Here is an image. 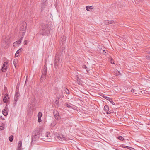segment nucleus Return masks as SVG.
<instances>
[{
	"instance_id": "f257e3e1",
	"label": "nucleus",
	"mask_w": 150,
	"mask_h": 150,
	"mask_svg": "<svg viewBox=\"0 0 150 150\" xmlns=\"http://www.w3.org/2000/svg\"><path fill=\"white\" fill-rule=\"evenodd\" d=\"M51 29L49 25L42 24L40 25L39 33L42 36L49 35H50Z\"/></svg>"
},
{
	"instance_id": "f03ea898",
	"label": "nucleus",
	"mask_w": 150,
	"mask_h": 150,
	"mask_svg": "<svg viewBox=\"0 0 150 150\" xmlns=\"http://www.w3.org/2000/svg\"><path fill=\"white\" fill-rule=\"evenodd\" d=\"M26 28L27 26L26 23L25 22H23L21 24V35H22V37L18 40L20 41V42H21V41L22 40L23 36L25 34Z\"/></svg>"
},
{
	"instance_id": "7ed1b4c3",
	"label": "nucleus",
	"mask_w": 150,
	"mask_h": 150,
	"mask_svg": "<svg viewBox=\"0 0 150 150\" xmlns=\"http://www.w3.org/2000/svg\"><path fill=\"white\" fill-rule=\"evenodd\" d=\"M10 37L8 36L3 37L2 45L4 48H7L8 47L10 42Z\"/></svg>"
},
{
	"instance_id": "20e7f679",
	"label": "nucleus",
	"mask_w": 150,
	"mask_h": 150,
	"mask_svg": "<svg viewBox=\"0 0 150 150\" xmlns=\"http://www.w3.org/2000/svg\"><path fill=\"white\" fill-rule=\"evenodd\" d=\"M40 133L39 130H36L33 131V137L32 140L33 141H35L36 139H38L40 138Z\"/></svg>"
},
{
	"instance_id": "39448f33",
	"label": "nucleus",
	"mask_w": 150,
	"mask_h": 150,
	"mask_svg": "<svg viewBox=\"0 0 150 150\" xmlns=\"http://www.w3.org/2000/svg\"><path fill=\"white\" fill-rule=\"evenodd\" d=\"M47 72V67L45 66H44L42 75L41 77V80H43L46 78Z\"/></svg>"
},
{
	"instance_id": "423d86ee",
	"label": "nucleus",
	"mask_w": 150,
	"mask_h": 150,
	"mask_svg": "<svg viewBox=\"0 0 150 150\" xmlns=\"http://www.w3.org/2000/svg\"><path fill=\"white\" fill-rule=\"evenodd\" d=\"M98 50L101 53L105 54L106 53L105 50V48L102 45H99L98 47Z\"/></svg>"
},
{
	"instance_id": "0eeeda50",
	"label": "nucleus",
	"mask_w": 150,
	"mask_h": 150,
	"mask_svg": "<svg viewBox=\"0 0 150 150\" xmlns=\"http://www.w3.org/2000/svg\"><path fill=\"white\" fill-rule=\"evenodd\" d=\"M53 113L56 120H58L60 119L61 117L59 114L57 110H54Z\"/></svg>"
},
{
	"instance_id": "6e6552de",
	"label": "nucleus",
	"mask_w": 150,
	"mask_h": 150,
	"mask_svg": "<svg viewBox=\"0 0 150 150\" xmlns=\"http://www.w3.org/2000/svg\"><path fill=\"white\" fill-rule=\"evenodd\" d=\"M20 96V94L19 93V92H16V93L15 97H14V104H16L17 101H18V98Z\"/></svg>"
},
{
	"instance_id": "1a4fd4ad",
	"label": "nucleus",
	"mask_w": 150,
	"mask_h": 150,
	"mask_svg": "<svg viewBox=\"0 0 150 150\" xmlns=\"http://www.w3.org/2000/svg\"><path fill=\"white\" fill-rule=\"evenodd\" d=\"M60 58L58 55L56 54L55 56V59L54 60V64L55 66L58 65L59 63L60 62Z\"/></svg>"
},
{
	"instance_id": "9d476101",
	"label": "nucleus",
	"mask_w": 150,
	"mask_h": 150,
	"mask_svg": "<svg viewBox=\"0 0 150 150\" xmlns=\"http://www.w3.org/2000/svg\"><path fill=\"white\" fill-rule=\"evenodd\" d=\"M8 109L7 107H5L4 110L2 111L3 115L4 116H6L8 113Z\"/></svg>"
},
{
	"instance_id": "9b49d317",
	"label": "nucleus",
	"mask_w": 150,
	"mask_h": 150,
	"mask_svg": "<svg viewBox=\"0 0 150 150\" xmlns=\"http://www.w3.org/2000/svg\"><path fill=\"white\" fill-rule=\"evenodd\" d=\"M50 133L48 132H46L45 135L43 137V138H42V139H50Z\"/></svg>"
},
{
	"instance_id": "f8f14e48",
	"label": "nucleus",
	"mask_w": 150,
	"mask_h": 150,
	"mask_svg": "<svg viewBox=\"0 0 150 150\" xmlns=\"http://www.w3.org/2000/svg\"><path fill=\"white\" fill-rule=\"evenodd\" d=\"M33 100V102H32V101H31V100H30L29 102V104H30V105H32L30 106V108L32 109H33V108L35 107V105L36 104V102L35 100H34V99Z\"/></svg>"
},
{
	"instance_id": "ddd939ff",
	"label": "nucleus",
	"mask_w": 150,
	"mask_h": 150,
	"mask_svg": "<svg viewBox=\"0 0 150 150\" xmlns=\"http://www.w3.org/2000/svg\"><path fill=\"white\" fill-rule=\"evenodd\" d=\"M47 3H43L41 4V11L43 10L44 8L47 6Z\"/></svg>"
},
{
	"instance_id": "4468645a",
	"label": "nucleus",
	"mask_w": 150,
	"mask_h": 150,
	"mask_svg": "<svg viewBox=\"0 0 150 150\" xmlns=\"http://www.w3.org/2000/svg\"><path fill=\"white\" fill-rule=\"evenodd\" d=\"M8 96V94H5V96H4L3 99V101L4 102L6 103L7 102L8 99L9 98Z\"/></svg>"
},
{
	"instance_id": "2eb2a0df",
	"label": "nucleus",
	"mask_w": 150,
	"mask_h": 150,
	"mask_svg": "<svg viewBox=\"0 0 150 150\" xmlns=\"http://www.w3.org/2000/svg\"><path fill=\"white\" fill-rule=\"evenodd\" d=\"M64 91V93H66L67 94H69V90L65 87H64L62 90V92Z\"/></svg>"
},
{
	"instance_id": "dca6fc26",
	"label": "nucleus",
	"mask_w": 150,
	"mask_h": 150,
	"mask_svg": "<svg viewBox=\"0 0 150 150\" xmlns=\"http://www.w3.org/2000/svg\"><path fill=\"white\" fill-rule=\"evenodd\" d=\"M115 75L117 76H120L121 75V73L117 70H115L114 71Z\"/></svg>"
},
{
	"instance_id": "f3484780",
	"label": "nucleus",
	"mask_w": 150,
	"mask_h": 150,
	"mask_svg": "<svg viewBox=\"0 0 150 150\" xmlns=\"http://www.w3.org/2000/svg\"><path fill=\"white\" fill-rule=\"evenodd\" d=\"M56 122L55 120H54L50 124V127H53L55 126L56 124Z\"/></svg>"
},
{
	"instance_id": "a211bd4d",
	"label": "nucleus",
	"mask_w": 150,
	"mask_h": 150,
	"mask_svg": "<svg viewBox=\"0 0 150 150\" xmlns=\"http://www.w3.org/2000/svg\"><path fill=\"white\" fill-rule=\"evenodd\" d=\"M65 40H66L65 37L64 36H63L61 37L60 38V42H61V41L62 42V44H63L64 43V42Z\"/></svg>"
},
{
	"instance_id": "6ab92c4d",
	"label": "nucleus",
	"mask_w": 150,
	"mask_h": 150,
	"mask_svg": "<svg viewBox=\"0 0 150 150\" xmlns=\"http://www.w3.org/2000/svg\"><path fill=\"white\" fill-rule=\"evenodd\" d=\"M93 8V7L91 6H88L86 7V10L88 11H89L90 9H92Z\"/></svg>"
},
{
	"instance_id": "aec40b11",
	"label": "nucleus",
	"mask_w": 150,
	"mask_h": 150,
	"mask_svg": "<svg viewBox=\"0 0 150 150\" xmlns=\"http://www.w3.org/2000/svg\"><path fill=\"white\" fill-rule=\"evenodd\" d=\"M22 49L21 48H20L16 52L15 54V56L16 57H18V54L19 52L21 51Z\"/></svg>"
},
{
	"instance_id": "412c9836",
	"label": "nucleus",
	"mask_w": 150,
	"mask_h": 150,
	"mask_svg": "<svg viewBox=\"0 0 150 150\" xmlns=\"http://www.w3.org/2000/svg\"><path fill=\"white\" fill-rule=\"evenodd\" d=\"M13 64L16 68V67L17 66V64L18 62V60L17 59H15L13 61Z\"/></svg>"
},
{
	"instance_id": "4be33fe9",
	"label": "nucleus",
	"mask_w": 150,
	"mask_h": 150,
	"mask_svg": "<svg viewBox=\"0 0 150 150\" xmlns=\"http://www.w3.org/2000/svg\"><path fill=\"white\" fill-rule=\"evenodd\" d=\"M21 146L22 142L21 141H19L18 142V148H21Z\"/></svg>"
},
{
	"instance_id": "5701e85b",
	"label": "nucleus",
	"mask_w": 150,
	"mask_h": 150,
	"mask_svg": "<svg viewBox=\"0 0 150 150\" xmlns=\"http://www.w3.org/2000/svg\"><path fill=\"white\" fill-rule=\"evenodd\" d=\"M104 109V110L105 111H108L109 110V107L107 105L105 106Z\"/></svg>"
},
{
	"instance_id": "b1692460",
	"label": "nucleus",
	"mask_w": 150,
	"mask_h": 150,
	"mask_svg": "<svg viewBox=\"0 0 150 150\" xmlns=\"http://www.w3.org/2000/svg\"><path fill=\"white\" fill-rule=\"evenodd\" d=\"M7 67L6 66L2 67V70L3 72H5L6 71Z\"/></svg>"
},
{
	"instance_id": "393cba45",
	"label": "nucleus",
	"mask_w": 150,
	"mask_h": 150,
	"mask_svg": "<svg viewBox=\"0 0 150 150\" xmlns=\"http://www.w3.org/2000/svg\"><path fill=\"white\" fill-rule=\"evenodd\" d=\"M77 83L79 85H81L82 84V83L81 81L80 80V79L78 78L77 79Z\"/></svg>"
},
{
	"instance_id": "a878e982",
	"label": "nucleus",
	"mask_w": 150,
	"mask_h": 150,
	"mask_svg": "<svg viewBox=\"0 0 150 150\" xmlns=\"http://www.w3.org/2000/svg\"><path fill=\"white\" fill-rule=\"evenodd\" d=\"M13 135L10 136L9 137V139L11 142L13 141Z\"/></svg>"
},
{
	"instance_id": "bb28decb",
	"label": "nucleus",
	"mask_w": 150,
	"mask_h": 150,
	"mask_svg": "<svg viewBox=\"0 0 150 150\" xmlns=\"http://www.w3.org/2000/svg\"><path fill=\"white\" fill-rule=\"evenodd\" d=\"M118 139L120 141H123L124 140V138L122 136H119L118 137Z\"/></svg>"
},
{
	"instance_id": "cd10ccee",
	"label": "nucleus",
	"mask_w": 150,
	"mask_h": 150,
	"mask_svg": "<svg viewBox=\"0 0 150 150\" xmlns=\"http://www.w3.org/2000/svg\"><path fill=\"white\" fill-rule=\"evenodd\" d=\"M109 24H115V22L113 20L109 21Z\"/></svg>"
},
{
	"instance_id": "c85d7f7f",
	"label": "nucleus",
	"mask_w": 150,
	"mask_h": 150,
	"mask_svg": "<svg viewBox=\"0 0 150 150\" xmlns=\"http://www.w3.org/2000/svg\"><path fill=\"white\" fill-rule=\"evenodd\" d=\"M109 21L108 20H105L104 21V23L105 25H107L109 24Z\"/></svg>"
},
{
	"instance_id": "c756f323",
	"label": "nucleus",
	"mask_w": 150,
	"mask_h": 150,
	"mask_svg": "<svg viewBox=\"0 0 150 150\" xmlns=\"http://www.w3.org/2000/svg\"><path fill=\"white\" fill-rule=\"evenodd\" d=\"M42 114L41 112H39L38 114V117L41 118Z\"/></svg>"
},
{
	"instance_id": "7c9ffc66",
	"label": "nucleus",
	"mask_w": 150,
	"mask_h": 150,
	"mask_svg": "<svg viewBox=\"0 0 150 150\" xmlns=\"http://www.w3.org/2000/svg\"><path fill=\"white\" fill-rule=\"evenodd\" d=\"M13 46L14 47H17L18 46V44L16 42H15L13 43Z\"/></svg>"
},
{
	"instance_id": "2f4dec72",
	"label": "nucleus",
	"mask_w": 150,
	"mask_h": 150,
	"mask_svg": "<svg viewBox=\"0 0 150 150\" xmlns=\"http://www.w3.org/2000/svg\"><path fill=\"white\" fill-rule=\"evenodd\" d=\"M109 101H110V102L112 104H113V105H115V103L114 102H113V101H112V100L111 99V98H109Z\"/></svg>"
},
{
	"instance_id": "473e14b6",
	"label": "nucleus",
	"mask_w": 150,
	"mask_h": 150,
	"mask_svg": "<svg viewBox=\"0 0 150 150\" xmlns=\"http://www.w3.org/2000/svg\"><path fill=\"white\" fill-rule=\"evenodd\" d=\"M65 105L69 108H71V106L67 103H66L65 104Z\"/></svg>"
},
{
	"instance_id": "72a5a7b5",
	"label": "nucleus",
	"mask_w": 150,
	"mask_h": 150,
	"mask_svg": "<svg viewBox=\"0 0 150 150\" xmlns=\"http://www.w3.org/2000/svg\"><path fill=\"white\" fill-rule=\"evenodd\" d=\"M131 91L132 93H135V94H136V90L134 89H132L131 90Z\"/></svg>"
},
{
	"instance_id": "f704fd0d",
	"label": "nucleus",
	"mask_w": 150,
	"mask_h": 150,
	"mask_svg": "<svg viewBox=\"0 0 150 150\" xmlns=\"http://www.w3.org/2000/svg\"><path fill=\"white\" fill-rule=\"evenodd\" d=\"M122 148H127L128 149H130L129 148H131L130 147H129V146H125V145H122Z\"/></svg>"
},
{
	"instance_id": "c9c22d12",
	"label": "nucleus",
	"mask_w": 150,
	"mask_h": 150,
	"mask_svg": "<svg viewBox=\"0 0 150 150\" xmlns=\"http://www.w3.org/2000/svg\"><path fill=\"white\" fill-rule=\"evenodd\" d=\"M5 128L4 127L2 126L1 125L0 126V130H2L4 129Z\"/></svg>"
},
{
	"instance_id": "e433bc0d",
	"label": "nucleus",
	"mask_w": 150,
	"mask_h": 150,
	"mask_svg": "<svg viewBox=\"0 0 150 150\" xmlns=\"http://www.w3.org/2000/svg\"><path fill=\"white\" fill-rule=\"evenodd\" d=\"M64 96V95L63 94L62 92H61V95H60V97H58V98H62Z\"/></svg>"
},
{
	"instance_id": "4c0bfd02",
	"label": "nucleus",
	"mask_w": 150,
	"mask_h": 150,
	"mask_svg": "<svg viewBox=\"0 0 150 150\" xmlns=\"http://www.w3.org/2000/svg\"><path fill=\"white\" fill-rule=\"evenodd\" d=\"M6 124L5 122L2 123L1 124V126L4 127H5Z\"/></svg>"
},
{
	"instance_id": "58836bf2",
	"label": "nucleus",
	"mask_w": 150,
	"mask_h": 150,
	"mask_svg": "<svg viewBox=\"0 0 150 150\" xmlns=\"http://www.w3.org/2000/svg\"><path fill=\"white\" fill-rule=\"evenodd\" d=\"M47 0H41V3H47Z\"/></svg>"
},
{
	"instance_id": "ea45409f",
	"label": "nucleus",
	"mask_w": 150,
	"mask_h": 150,
	"mask_svg": "<svg viewBox=\"0 0 150 150\" xmlns=\"http://www.w3.org/2000/svg\"><path fill=\"white\" fill-rule=\"evenodd\" d=\"M28 42V40H25L24 42V44L25 45H26L27 44V43Z\"/></svg>"
},
{
	"instance_id": "a19ab883",
	"label": "nucleus",
	"mask_w": 150,
	"mask_h": 150,
	"mask_svg": "<svg viewBox=\"0 0 150 150\" xmlns=\"http://www.w3.org/2000/svg\"><path fill=\"white\" fill-rule=\"evenodd\" d=\"M38 122H40L42 121L41 118H39V117H38Z\"/></svg>"
},
{
	"instance_id": "79ce46f5",
	"label": "nucleus",
	"mask_w": 150,
	"mask_h": 150,
	"mask_svg": "<svg viewBox=\"0 0 150 150\" xmlns=\"http://www.w3.org/2000/svg\"><path fill=\"white\" fill-rule=\"evenodd\" d=\"M57 137L58 138V139H59V140H62V138L60 136H57Z\"/></svg>"
},
{
	"instance_id": "37998d69",
	"label": "nucleus",
	"mask_w": 150,
	"mask_h": 150,
	"mask_svg": "<svg viewBox=\"0 0 150 150\" xmlns=\"http://www.w3.org/2000/svg\"><path fill=\"white\" fill-rule=\"evenodd\" d=\"M7 62H4V63L3 65V67L6 66V65L7 64Z\"/></svg>"
},
{
	"instance_id": "c03bdc74",
	"label": "nucleus",
	"mask_w": 150,
	"mask_h": 150,
	"mask_svg": "<svg viewBox=\"0 0 150 150\" xmlns=\"http://www.w3.org/2000/svg\"><path fill=\"white\" fill-rule=\"evenodd\" d=\"M146 58L147 59L149 60L150 59V57L149 56H147Z\"/></svg>"
},
{
	"instance_id": "a18cd8bd",
	"label": "nucleus",
	"mask_w": 150,
	"mask_h": 150,
	"mask_svg": "<svg viewBox=\"0 0 150 150\" xmlns=\"http://www.w3.org/2000/svg\"><path fill=\"white\" fill-rule=\"evenodd\" d=\"M16 42L18 44V45L19 44H20L21 43L20 41L18 40Z\"/></svg>"
},
{
	"instance_id": "49530a36",
	"label": "nucleus",
	"mask_w": 150,
	"mask_h": 150,
	"mask_svg": "<svg viewBox=\"0 0 150 150\" xmlns=\"http://www.w3.org/2000/svg\"><path fill=\"white\" fill-rule=\"evenodd\" d=\"M112 59H110V62L111 63H113V64H115L114 63V62H112Z\"/></svg>"
},
{
	"instance_id": "de8ad7c7",
	"label": "nucleus",
	"mask_w": 150,
	"mask_h": 150,
	"mask_svg": "<svg viewBox=\"0 0 150 150\" xmlns=\"http://www.w3.org/2000/svg\"><path fill=\"white\" fill-rule=\"evenodd\" d=\"M83 68L86 69L87 68V67L85 65H83Z\"/></svg>"
},
{
	"instance_id": "09e8293b",
	"label": "nucleus",
	"mask_w": 150,
	"mask_h": 150,
	"mask_svg": "<svg viewBox=\"0 0 150 150\" xmlns=\"http://www.w3.org/2000/svg\"><path fill=\"white\" fill-rule=\"evenodd\" d=\"M17 150H23L22 148H17Z\"/></svg>"
},
{
	"instance_id": "8fccbe9b",
	"label": "nucleus",
	"mask_w": 150,
	"mask_h": 150,
	"mask_svg": "<svg viewBox=\"0 0 150 150\" xmlns=\"http://www.w3.org/2000/svg\"><path fill=\"white\" fill-rule=\"evenodd\" d=\"M106 98V99H107V100H109V98H109V97H108L106 96V98Z\"/></svg>"
},
{
	"instance_id": "3c124183",
	"label": "nucleus",
	"mask_w": 150,
	"mask_h": 150,
	"mask_svg": "<svg viewBox=\"0 0 150 150\" xmlns=\"http://www.w3.org/2000/svg\"><path fill=\"white\" fill-rule=\"evenodd\" d=\"M0 118H1L2 119V120H5L4 118H3V117H2V116H0Z\"/></svg>"
},
{
	"instance_id": "603ef678",
	"label": "nucleus",
	"mask_w": 150,
	"mask_h": 150,
	"mask_svg": "<svg viewBox=\"0 0 150 150\" xmlns=\"http://www.w3.org/2000/svg\"><path fill=\"white\" fill-rule=\"evenodd\" d=\"M107 113L108 114H110L111 113V112L110 111H107Z\"/></svg>"
},
{
	"instance_id": "864d4df0",
	"label": "nucleus",
	"mask_w": 150,
	"mask_h": 150,
	"mask_svg": "<svg viewBox=\"0 0 150 150\" xmlns=\"http://www.w3.org/2000/svg\"><path fill=\"white\" fill-rule=\"evenodd\" d=\"M137 1L139 2H141L143 0H136Z\"/></svg>"
},
{
	"instance_id": "5fc2aeb1",
	"label": "nucleus",
	"mask_w": 150,
	"mask_h": 150,
	"mask_svg": "<svg viewBox=\"0 0 150 150\" xmlns=\"http://www.w3.org/2000/svg\"><path fill=\"white\" fill-rule=\"evenodd\" d=\"M147 52L148 54H150V51H147Z\"/></svg>"
},
{
	"instance_id": "6e6d98bb",
	"label": "nucleus",
	"mask_w": 150,
	"mask_h": 150,
	"mask_svg": "<svg viewBox=\"0 0 150 150\" xmlns=\"http://www.w3.org/2000/svg\"><path fill=\"white\" fill-rule=\"evenodd\" d=\"M62 50H63L61 52V54H62L63 53V50H64V49H63Z\"/></svg>"
},
{
	"instance_id": "4d7b16f0",
	"label": "nucleus",
	"mask_w": 150,
	"mask_h": 150,
	"mask_svg": "<svg viewBox=\"0 0 150 150\" xmlns=\"http://www.w3.org/2000/svg\"><path fill=\"white\" fill-rule=\"evenodd\" d=\"M4 89H7V88L6 87H4Z\"/></svg>"
},
{
	"instance_id": "13d9d810",
	"label": "nucleus",
	"mask_w": 150,
	"mask_h": 150,
	"mask_svg": "<svg viewBox=\"0 0 150 150\" xmlns=\"http://www.w3.org/2000/svg\"><path fill=\"white\" fill-rule=\"evenodd\" d=\"M56 102H58L57 100L56 101Z\"/></svg>"
},
{
	"instance_id": "bf43d9fd",
	"label": "nucleus",
	"mask_w": 150,
	"mask_h": 150,
	"mask_svg": "<svg viewBox=\"0 0 150 150\" xmlns=\"http://www.w3.org/2000/svg\"><path fill=\"white\" fill-rule=\"evenodd\" d=\"M61 50H60L59 51H60ZM60 51H59V52Z\"/></svg>"
}]
</instances>
